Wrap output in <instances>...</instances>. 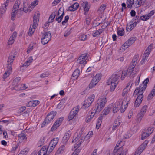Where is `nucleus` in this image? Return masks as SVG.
Segmentation results:
<instances>
[{
  "instance_id": "9",
  "label": "nucleus",
  "mask_w": 155,
  "mask_h": 155,
  "mask_svg": "<svg viewBox=\"0 0 155 155\" xmlns=\"http://www.w3.org/2000/svg\"><path fill=\"white\" fill-rule=\"evenodd\" d=\"M121 142V141L120 142L119 141L117 143L116 146L114 150V153H117V154H120V155L121 154V153H123V151L125 149L124 148V147H122V146H121V147H119Z\"/></svg>"
},
{
  "instance_id": "1",
  "label": "nucleus",
  "mask_w": 155,
  "mask_h": 155,
  "mask_svg": "<svg viewBox=\"0 0 155 155\" xmlns=\"http://www.w3.org/2000/svg\"><path fill=\"white\" fill-rule=\"evenodd\" d=\"M137 94L138 96L135 101L134 105L135 107H138L140 105L143 97V93L142 91H140L139 90L136 89L133 95Z\"/></svg>"
},
{
  "instance_id": "45",
  "label": "nucleus",
  "mask_w": 155,
  "mask_h": 155,
  "mask_svg": "<svg viewBox=\"0 0 155 155\" xmlns=\"http://www.w3.org/2000/svg\"><path fill=\"white\" fill-rule=\"evenodd\" d=\"M101 78V76L100 74H97L93 79L98 83Z\"/></svg>"
},
{
  "instance_id": "28",
  "label": "nucleus",
  "mask_w": 155,
  "mask_h": 155,
  "mask_svg": "<svg viewBox=\"0 0 155 155\" xmlns=\"http://www.w3.org/2000/svg\"><path fill=\"white\" fill-rule=\"evenodd\" d=\"M64 144L61 145L57 151L56 154L57 155H60L64 152Z\"/></svg>"
},
{
  "instance_id": "62",
  "label": "nucleus",
  "mask_w": 155,
  "mask_h": 155,
  "mask_svg": "<svg viewBox=\"0 0 155 155\" xmlns=\"http://www.w3.org/2000/svg\"><path fill=\"white\" fill-rule=\"evenodd\" d=\"M10 75L9 73L6 72L3 75V78L4 80L5 81V79L7 78L9 75Z\"/></svg>"
},
{
  "instance_id": "38",
  "label": "nucleus",
  "mask_w": 155,
  "mask_h": 155,
  "mask_svg": "<svg viewBox=\"0 0 155 155\" xmlns=\"http://www.w3.org/2000/svg\"><path fill=\"white\" fill-rule=\"evenodd\" d=\"M97 83L93 79L92 80L91 83L89 85V88L91 89Z\"/></svg>"
},
{
  "instance_id": "51",
  "label": "nucleus",
  "mask_w": 155,
  "mask_h": 155,
  "mask_svg": "<svg viewBox=\"0 0 155 155\" xmlns=\"http://www.w3.org/2000/svg\"><path fill=\"white\" fill-rule=\"evenodd\" d=\"M36 28H33L32 26V28L31 27H30L28 32V34L29 36H31L33 34L35 31V29Z\"/></svg>"
},
{
  "instance_id": "44",
  "label": "nucleus",
  "mask_w": 155,
  "mask_h": 155,
  "mask_svg": "<svg viewBox=\"0 0 155 155\" xmlns=\"http://www.w3.org/2000/svg\"><path fill=\"white\" fill-rule=\"evenodd\" d=\"M150 18V16H148L147 14L144 15L140 17V19L143 21H146Z\"/></svg>"
},
{
  "instance_id": "57",
  "label": "nucleus",
  "mask_w": 155,
  "mask_h": 155,
  "mask_svg": "<svg viewBox=\"0 0 155 155\" xmlns=\"http://www.w3.org/2000/svg\"><path fill=\"white\" fill-rule=\"evenodd\" d=\"M119 109L120 108L114 104V107L113 108V112L114 113H116Z\"/></svg>"
},
{
  "instance_id": "63",
  "label": "nucleus",
  "mask_w": 155,
  "mask_h": 155,
  "mask_svg": "<svg viewBox=\"0 0 155 155\" xmlns=\"http://www.w3.org/2000/svg\"><path fill=\"white\" fill-rule=\"evenodd\" d=\"M138 1L137 4L139 5H143L145 2L146 0H137Z\"/></svg>"
},
{
  "instance_id": "50",
  "label": "nucleus",
  "mask_w": 155,
  "mask_h": 155,
  "mask_svg": "<svg viewBox=\"0 0 155 155\" xmlns=\"http://www.w3.org/2000/svg\"><path fill=\"white\" fill-rule=\"evenodd\" d=\"M144 130H146L147 132L149 133V134H151L153 131L154 130V128L152 127H150L148 128L147 129H145Z\"/></svg>"
},
{
  "instance_id": "4",
  "label": "nucleus",
  "mask_w": 155,
  "mask_h": 155,
  "mask_svg": "<svg viewBox=\"0 0 155 155\" xmlns=\"http://www.w3.org/2000/svg\"><path fill=\"white\" fill-rule=\"evenodd\" d=\"M79 106L77 105L74 107L71 110L68 119V121H70L72 120L78 114L79 110Z\"/></svg>"
},
{
  "instance_id": "15",
  "label": "nucleus",
  "mask_w": 155,
  "mask_h": 155,
  "mask_svg": "<svg viewBox=\"0 0 155 155\" xmlns=\"http://www.w3.org/2000/svg\"><path fill=\"white\" fill-rule=\"evenodd\" d=\"M39 18V13L37 12L34 15L33 17V24L32 26L33 28H36L38 22Z\"/></svg>"
},
{
  "instance_id": "39",
  "label": "nucleus",
  "mask_w": 155,
  "mask_h": 155,
  "mask_svg": "<svg viewBox=\"0 0 155 155\" xmlns=\"http://www.w3.org/2000/svg\"><path fill=\"white\" fill-rule=\"evenodd\" d=\"M64 15V11H63V12L62 13V14L59 16L56 17L55 18V20L57 21L59 23L61 22L62 20L63 19V17Z\"/></svg>"
},
{
  "instance_id": "21",
  "label": "nucleus",
  "mask_w": 155,
  "mask_h": 155,
  "mask_svg": "<svg viewBox=\"0 0 155 155\" xmlns=\"http://www.w3.org/2000/svg\"><path fill=\"white\" fill-rule=\"evenodd\" d=\"M18 139L20 142H22L27 140V137L24 133L21 132L19 134Z\"/></svg>"
},
{
  "instance_id": "3",
  "label": "nucleus",
  "mask_w": 155,
  "mask_h": 155,
  "mask_svg": "<svg viewBox=\"0 0 155 155\" xmlns=\"http://www.w3.org/2000/svg\"><path fill=\"white\" fill-rule=\"evenodd\" d=\"M107 101L106 98L103 97L99 99L96 105V109L98 112H99L102 110L103 108L104 107L105 104Z\"/></svg>"
},
{
  "instance_id": "25",
  "label": "nucleus",
  "mask_w": 155,
  "mask_h": 155,
  "mask_svg": "<svg viewBox=\"0 0 155 155\" xmlns=\"http://www.w3.org/2000/svg\"><path fill=\"white\" fill-rule=\"evenodd\" d=\"M70 134L71 132L69 131L65 133L63 139V142L66 143L68 141L70 138Z\"/></svg>"
},
{
  "instance_id": "30",
  "label": "nucleus",
  "mask_w": 155,
  "mask_h": 155,
  "mask_svg": "<svg viewBox=\"0 0 155 155\" xmlns=\"http://www.w3.org/2000/svg\"><path fill=\"white\" fill-rule=\"evenodd\" d=\"M57 13V11L54 12L50 15L49 19V22L51 23L53 22V20L55 18L56 13Z\"/></svg>"
},
{
  "instance_id": "6",
  "label": "nucleus",
  "mask_w": 155,
  "mask_h": 155,
  "mask_svg": "<svg viewBox=\"0 0 155 155\" xmlns=\"http://www.w3.org/2000/svg\"><path fill=\"white\" fill-rule=\"evenodd\" d=\"M56 114V111H51L50 113L48 114L45 118V121L42 124V127L43 125H45V124H48L54 118Z\"/></svg>"
},
{
  "instance_id": "17",
  "label": "nucleus",
  "mask_w": 155,
  "mask_h": 155,
  "mask_svg": "<svg viewBox=\"0 0 155 155\" xmlns=\"http://www.w3.org/2000/svg\"><path fill=\"white\" fill-rule=\"evenodd\" d=\"M40 102L38 100H33L28 102L27 106L29 107H34L39 104Z\"/></svg>"
},
{
  "instance_id": "27",
  "label": "nucleus",
  "mask_w": 155,
  "mask_h": 155,
  "mask_svg": "<svg viewBox=\"0 0 155 155\" xmlns=\"http://www.w3.org/2000/svg\"><path fill=\"white\" fill-rule=\"evenodd\" d=\"M98 112L96 108H95L94 110L92 109L90 111L89 114L88 115V118H92L94 116L96 112Z\"/></svg>"
},
{
  "instance_id": "49",
  "label": "nucleus",
  "mask_w": 155,
  "mask_h": 155,
  "mask_svg": "<svg viewBox=\"0 0 155 155\" xmlns=\"http://www.w3.org/2000/svg\"><path fill=\"white\" fill-rule=\"evenodd\" d=\"M0 122H2L4 123H5L6 125H8L9 124L13 123V120L11 119L3 120L2 121H0Z\"/></svg>"
},
{
  "instance_id": "35",
  "label": "nucleus",
  "mask_w": 155,
  "mask_h": 155,
  "mask_svg": "<svg viewBox=\"0 0 155 155\" xmlns=\"http://www.w3.org/2000/svg\"><path fill=\"white\" fill-rule=\"evenodd\" d=\"M95 97V96L94 95L92 94L89 96L85 100H86L87 102L89 103V104H91L92 102L93 101Z\"/></svg>"
},
{
  "instance_id": "43",
  "label": "nucleus",
  "mask_w": 155,
  "mask_h": 155,
  "mask_svg": "<svg viewBox=\"0 0 155 155\" xmlns=\"http://www.w3.org/2000/svg\"><path fill=\"white\" fill-rule=\"evenodd\" d=\"M111 84L110 88V91H113L116 88V87L117 84V83H110V85Z\"/></svg>"
},
{
  "instance_id": "34",
  "label": "nucleus",
  "mask_w": 155,
  "mask_h": 155,
  "mask_svg": "<svg viewBox=\"0 0 155 155\" xmlns=\"http://www.w3.org/2000/svg\"><path fill=\"white\" fill-rule=\"evenodd\" d=\"M149 133L147 132L146 130H143L141 135V139L144 140L146 138L149 136Z\"/></svg>"
},
{
  "instance_id": "46",
  "label": "nucleus",
  "mask_w": 155,
  "mask_h": 155,
  "mask_svg": "<svg viewBox=\"0 0 155 155\" xmlns=\"http://www.w3.org/2000/svg\"><path fill=\"white\" fill-rule=\"evenodd\" d=\"M28 151V149H25L21 151L18 155H26Z\"/></svg>"
},
{
  "instance_id": "31",
  "label": "nucleus",
  "mask_w": 155,
  "mask_h": 155,
  "mask_svg": "<svg viewBox=\"0 0 155 155\" xmlns=\"http://www.w3.org/2000/svg\"><path fill=\"white\" fill-rule=\"evenodd\" d=\"M104 31V30L102 29H99L97 30L94 33L92 34V35L94 37H96L98 35H100Z\"/></svg>"
},
{
  "instance_id": "18",
  "label": "nucleus",
  "mask_w": 155,
  "mask_h": 155,
  "mask_svg": "<svg viewBox=\"0 0 155 155\" xmlns=\"http://www.w3.org/2000/svg\"><path fill=\"white\" fill-rule=\"evenodd\" d=\"M124 102H125V101H124L122 100L119 99L118 101H117L114 104H115V105L118 107L120 109H122L123 107V104ZM120 111L121 113H122L124 111V110L122 109H120Z\"/></svg>"
},
{
  "instance_id": "26",
  "label": "nucleus",
  "mask_w": 155,
  "mask_h": 155,
  "mask_svg": "<svg viewBox=\"0 0 155 155\" xmlns=\"http://www.w3.org/2000/svg\"><path fill=\"white\" fill-rule=\"evenodd\" d=\"M80 70L78 69H76L72 74V78H74L73 80L77 79L79 77L80 74Z\"/></svg>"
},
{
  "instance_id": "2",
  "label": "nucleus",
  "mask_w": 155,
  "mask_h": 155,
  "mask_svg": "<svg viewBox=\"0 0 155 155\" xmlns=\"http://www.w3.org/2000/svg\"><path fill=\"white\" fill-rule=\"evenodd\" d=\"M147 108L148 107L147 105H144L142 107L140 112L137 114L136 120L138 123L140 122L144 115L146 114Z\"/></svg>"
},
{
  "instance_id": "56",
  "label": "nucleus",
  "mask_w": 155,
  "mask_h": 155,
  "mask_svg": "<svg viewBox=\"0 0 155 155\" xmlns=\"http://www.w3.org/2000/svg\"><path fill=\"white\" fill-rule=\"evenodd\" d=\"M49 75V74L45 72L42 73L40 75V77L41 78H43L48 77Z\"/></svg>"
},
{
  "instance_id": "11",
  "label": "nucleus",
  "mask_w": 155,
  "mask_h": 155,
  "mask_svg": "<svg viewBox=\"0 0 155 155\" xmlns=\"http://www.w3.org/2000/svg\"><path fill=\"white\" fill-rule=\"evenodd\" d=\"M147 143L148 142L146 141L140 145L135 151L134 155H140L145 149Z\"/></svg>"
},
{
  "instance_id": "59",
  "label": "nucleus",
  "mask_w": 155,
  "mask_h": 155,
  "mask_svg": "<svg viewBox=\"0 0 155 155\" xmlns=\"http://www.w3.org/2000/svg\"><path fill=\"white\" fill-rule=\"evenodd\" d=\"M38 0H35L31 3V5L35 7L38 4Z\"/></svg>"
},
{
  "instance_id": "42",
  "label": "nucleus",
  "mask_w": 155,
  "mask_h": 155,
  "mask_svg": "<svg viewBox=\"0 0 155 155\" xmlns=\"http://www.w3.org/2000/svg\"><path fill=\"white\" fill-rule=\"evenodd\" d=\"M18 11V10H14V9H13L11 14V19L12 20H14V18L16 15Z\"/></svg>"
},
{
  "instance_id": "54",
  "label": "nucleus",
  "mask_w": 155,
  "mask_h": 155,
  "mask_svg": "<svg viewBox=\"0 0 155 155\" xmlns=\"http://www.w3.org/2000/svg\"><path fill=\"white\" fill-rule=\"evenodd\" d=\"M150 52V51L146 50L143 56H144L145 57L147 58Z\"/></svg>"
},
{
  "instance_id": "19",
  "label": "nucleus",
  "mask_w": 155,
  "mask_h": 155,
  "mask_svg": "<svg viewBox=\"0 0 155 155\" xmlns=\"http://www.w3.org/2000/svg\"><path fill=\"white\" fill-rule=\"evenodd\" d=\"M48 149L46 146L43 147L38 152V155H46L48 154Z\"/></svg>"
},
{
  "instance_id": "40",
  "label": "nucleus",
  "mask_w": 155,
  "mask_h": 155,
  "mask_svg": "<svg viewBox=\"0 0 155 155\" xmlns=\"http://www.w3.org/2000/svg\"><path fill=\"white\" fill-rule=\"evenodd\" d=\"M60 125V123H58L56 121L52 127L51 130V131H54Z\"/></svg>"
},
{
  "instance_id": "60",
  "label": "nucleus",
  "mask_w": 155,
  "mask_h": 155,
  "mask_svg": "<svg viewBox=\"0 0 155 155\" xmlns=\"http://www.w3.org/2000/svg\"><path fill=\"white\" fill-rule=\"evenodd\" d=\"M12 65H8L7 70V71H6L7 72H8V73H9L10 74L12 70V68L11 67Z\"/></svg>"
},
{
  "instance_id": "37",
  "label": "nucleus",
  "mask_w": 155,
  "mask_h": 155,
  "mask_svg": "<svg viewBox=\"0 0 155 155\" xmlns=\"http://www.w3.org/2000/svg\"><path fill=\"white\" fill-rule=\"evenodd\" d=\"M127 3L128 8H131L132 5L134 3V0H127Z\"/></svg>"
},
{
  "instance_id": "10",
  "label": "nucleus",
  "mask_w": 155,
  "mask_h": 155,
  "mask_svg": "<svg viewBox=\"0 0 155 155\" xmlns=\"http://www.w3.org/2000/svg\"><path fill=\"white\" fill-rule=\"evenodd\" d=\"M121 142V141L120 142L119 141L117 143L116 146L114 150V153H117V154H120V155L121 154V153H123V151L125 149L124 148V147H122V146H121V147H119Z\"/></svg>"
},
{
  "instance_id": "33",
  "label": "nucleus",
  "mask_w": 155,
  "mask_h": 155,
  "mask_svg": "<svg viewBox=\"0 0 155 155\" xmlns=\"http://www.w3.org/2000/svg\"><path fill=\"white\" fill-rule=\"evenodd\" d=\"M111 110V107L110 106H108V107H106L102 111L103 115L105 116L108 114Z\"/></svg>"
},
{
  "instance_id": "36",
  "label": "nucleus",
  "mask_w": 155,
  "mask_h": 155,
  "mask_svg": "<svg viewBox=\"0 0 155 155\" xmlns=\"http://www.w3.org/2000/svg\"><path fill=\"white\" fill-rule=\"evenodd\" d=\"M20 3L21 2L20 0H16L15 1V4L13 6V9H14V10L16 9L18 10V8H19V6Z\"/></svg>"
},
{
  "instance_id": "5",
  "label": "nucleus",
  "mask_w": 155,
  "mask_h": 155,
  "mask_svg": "<svg viewBox=\"0 0 155 155\" xmlns=\"http://www.w3.org/2000/svg\"><path fill=\"white\" fill-rule=\"evenodd\" d=\"M120 76V74L119 73H116L113 74L109 79L108 81L107 84L110 85V83H117L118 81L117 80Z\"/></svg>"
},
{
  "instance_id": "41",
  "label": "nucleus",
  "mask_w": 155,
  "mask_h": 155,
  "mask_svg": "<svg viewBox=\"0 0 155 155\" xmlns=\"http://www.w3.org/2000/svg\"><path fill=\"white\" fill-rule=\"evenodd\" d=\"M91 104H89V103L85 100L83 104L82 108L84 109H86L90 106Z\"/></svg>"
},
{
  "instance_id": "29",
  "label": "nucleus",
  "mask_w": 155,
  "mask_h": 155,
  "mask_svg": "<svg viewBox=\"0 0 155 155\" xmlns=\"http://www.w3.org/2000/svg\"><path fill=\"white\" fill-rule=\"evenodd\" d=\"M9 2V0H7L6 3L3 5L4 6H2V7L0 8V11L2 14H3L5 12L7 9L6 7L8 5Z\"/></svg>"
},
{
  "instance_id": "52",
  "label": "nucleus",
  "mask_w": 155,
  "mask_h": 155,
  "mask_svg": "<svg viewBox=\"0 0 155 155\" xmlns=\"http://www.w3.org/2000/svg\"><path fill=\"white\" fill-rule=\"evenodd\" d=\"M127 76V72L125 71H123L122 72L121 79L122 80H123L126 76Z\"/></svg>"
},
{
  "instance_id": "23",
  "label": "nucleus",
  "mask_w": 155,
  "mask_h": 155,
  "mask_svg": "<svg viewBox=\"0 0 155 155\" xmlns=\"http://www.w3.org/2000/svg\"><path fill=\"white\" fill-rule=\"evenodd\" d=\"M79 6V4L77 2L75 3L71 6L69 7L68 10L70 11H74L76 10Z\"/></svg>"
},
{
  "instance_id": "20",
  "label": "nucleus",
  "mask_w": 155,
  "mask_h": 155,
  "mask_svg": "<svg viewBox=\"0 0 155 155\" xmlns=\"http://www.w3.org/2000/svg\"><path fill=\"white\" fill-rule=\"evenodd\" d=\"M134 70L130 68H128L126 71L127 72V76L130 78H133L134 77V73L133 71Z\"/></svg>"
},
{
  "instance_id": "47",
  "label": "nucleus",
  "mask_w": 155,
  "mask_h": 155,
  "mask_svg": "<svg viewBox=\"0 0 155 155\" xmlns=\"http://www.w3.org/2000/svg\"><path fill=\"white\" fill-rule=\"evenodd\" d=\"M54 148L55 147H54L52 146L51 145H50V144L49 147H47L48 151V154H49L52 151Z\"/></svg>"
},
{
  "instance_id": "8",
  "label": "nucleus",
  "mask_w": 155,
  "mask_h": 155,
  "mask_svg": "<svg viewBox=\"0 0 155 155\" xmlns=\"http://www.w3.org/2000/svg\"><path fill=\"white\" fill-rule=\"evenodd\" d=\"M17 54V52L15 50L14 51H13L10 53L8 60V65H12L14 60V58Z\"/></svg>"
},
{
  "instance_id": "24",
  "label": "nucleus",
  "mask_w": 155,
  "mask_h": 155,
  "mask_svg": "<svg viewBox=\"0 0 155 155\" xmlns=\"http://www.w3.org/2000/svg\"><path fill=\"white\" fill-rule=\"evenodd\" d=\"M33 59L32 57H29L27 59V61L24 63V64L21 66V67H25V68L27 67L32 62Z\"/></svg>"
},
{
  "instance_id": "12",
  "label": "nucleus",
  "mask_w": 155,
  "mask_h": 155,
  "mask_svg": "<svg viewBox=\"0 0 155 155\" xmlns=\"http://www.w3.org/2000/svg\"><path fill=\"white\" fill-rule=\"evenodd\" d=\"M87 53L82 54L77 60V62L80 64H85L87 62Z\"/></svg>"
},
{
  "instance_id": "14",
  "label": "nucleus",
  "mask_w": 155,
  "mask_h": 155,
  "mask_svg": "<svg viewBox=\"0 0 155 155\" xmlns=\"http://www.w3.org/2000/svg\"><path fill=\"white\" fill-rule=\"evenodd\" d=\"M136 38L135 37H132L129 38L126 42L123 44V46L126 48L132 44L136 41Z\"/></svg>"
},
{
  "instance_id": "13",
  "label": "nucleus",
  "mask_w": 155,
  "mask_h": 155,
  "mask_svg": "<svg viewBox=\"0 0 155 155\" xmlns=\"http://www.w3.org/2000/svg\"><path fill=\"white\" fill-rule=\"evenodd\" d=\"M135 19H133L129 23L130 25L127 26L126 27V30L127 31H130L136 25L137 23L139 22L138 21H136Z\"/></svg>"
},
{
  "instance_id": "48",
  "label": "nucleus",
  "mask_w": 155,
  "mask_h": 155,
  "mask_svg": "<svg viewBox=\"0 0 155 155\" xmlns=\"http://www.w3.org/2000/svg\"><path fill=\"white\" fill-rule=\"evenodd\" d=\"M117 33L119 35L122 36L124 34V30L123 29H118L117 31Z\"/></svg>"
},
{
  "instance_id": "22",
  "label": "nucleus",
  "mask_w": 155,
  "mask_h": 155,
  "mask_svg": "<svg viewBox=\"0 0 155 155\" xmlns=\"http://www.w3.org/2000/svg\"><path fill=\"white\" fill-rule=\"evenodd\" d=\"M121 122V121L118 119L116 120L114 122L112 127V130H115L118 127Z\"/></svg>"
},
{
  "instance_id": "58",
  "label": "nucleus",
  "mask_w": 155,
  "mask_h": 155,
  "mask_svg": "<svg viewBox=\"0 0 155 155\" xmlns=\"http://www.w3.org/2000/svg\"><path fill=\"white\" fill-rule=\"evenodd\" d=\"M15 40L14 38L10 37L8 42V44L11 45L13 44Z\"/></svg>"
},
{
  "instance_id": "55",
  "label": "nucleus",
  "mask_w": 155,
  "mask_h": 155,
  "mask_svg": "<svg viewBox=\"0 0 155 155\" xmlns=\"http://www.w3.org/2000/svg\"><path fill=\"white\" fill-rule=\"evenodd\" d=\"M18 144L15 145L14 147H13L11 149V152L12 153H14L16 151L17 149L18 148Z\"/></svg>"
},
{
  "instance_id": "7",
  "label": "nucleus",
  "mask_w": 155,
  "mask_h": 155,
  "mask_svg": "<svg viewBox=\"0 0 155 155\" xmlns=\"http://www.w3.org/2000/svg\"><path fill=\"white\" fill-rule=\"evenodd\" d=\"M51 38V35L49 32H45L41 39L42 43L43 45L47 44L50 41Z\"/></svg>"
},
{
  "instance_id": "64",
  "label": "nucleus",
  "mask_w": 155,
  "mask_h": 155,
  "mask_svg": "<svg viewBox=\"0 0 155 155\" xmlns=\"http://www.w3.org/2000/svg\"><path fill=\"white\" fill-rule=\"evenodd\" d=\"M80 151V150L79 149H76L71 155H78Z\"/></svg>"
},
{
  "instance_id": "16",
  "label": "nucleus",
  "mask_w": 155,
  "mask_h": 155,
  "mask_svg": "<svg viewBox=\"0 0 155 155\" xmlns=\"http://www.w3.org/2000/svg\"><path fill=\"white\" fill-rule=\"evenodd\" d=\"M149 81V79L148 78H146L143 81V87H141V86H140L139 88H136V89H138L140 90V91H142L143 93V91L146 88L147 83Z\"/></svg>"
},
{
  "instance_id": "61",
  "label": "nucleus",
  "mask_w": 155,
  "mask_h": 155,
  "mask_svg": "<svg viewBox=\"0 0 155 155\" xmlns=\"http://www.w3.org/2000/svg\"><path fill=\"white\" fill-rule=\"evenodd\" d=\"M128 89L127 88L125 87L123 90V91L122 94V96L124 97L125 96L127 93Z\"/></svg>"
},
{
  "instance_id": "53",
  "label": "nucleus",
  "mask_w": 155,
  "mask_h": 155,
  "mask_svg": "<svg viewBox=\"0 0 155 155\" xmlns=\"http://www.w3.org/2000/svg\"><path fill=\"white\" fill-rule=\"evenodd\" d=\"M79 39L81 41H84L86 39L87 37V36L84 34L81 35L79 37Z\"/></svg>"
},
{
  "instance_id": "32",
  "label": "nucleus",
  "mask_w": 155,
  "mask_h": 155,
  "mask_svg": "<svg viewBox=\"0 0 155 155\" xmlns=\"http://www.w3.org/2000/svg\"><path fill=\"white\" fill-rule=\"evenodd\" d=\"M83 5H84V14L86 15L87 12L89 10L90 7L88 5V3L87 2H84L83 3Z\"/></svg>"
}]
</instances>
